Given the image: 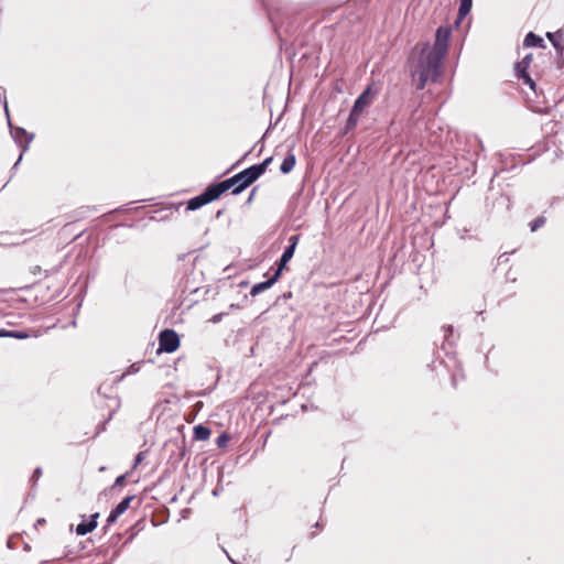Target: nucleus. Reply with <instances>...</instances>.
I'll return each mask as SVG.
<instances>
[{
  "label": "nucleus",
  "mask_w": 564,
  "mask_h": 564,
  "mask_svg": "<svg viewBox=\"0 0 564 564\" xmlns=\"http://www.w3.org/2000/svg\"><path fill=\"white\" fill-rule=\"evenodd\" d=\"M452 30L449 26H440L436 30L435 42L417 43L411 52L409 67L416 89H423L427 80L435 82L440 76L443 58L445 57Z\"/></svg>",
  "instance_id": "obj_1"
},
{
  "label": "nucleus",
  "mask_w": 564,
  "mask_h": 564,
  "mask_svg": "<svg viewBox=\"0 0 564 564\" xmlns=\"http://www.w3.org/2000/svg\"><path fill=\"white\" fill-rule=\"evenodd\" d=\"M259 176L250 166L234 175L232 177L218 183V186L221 189V193H225L226 191L232 188V194L238 195L245 188H247L249 185L256 182Z\"/></svg>",
  "instance_id": "obj_2"
},
{
  "label": "nucleus",
  "mask_w": 564,
  "mask_h": 564,
  "mask_svg": "<svg viewBox=\"0 0 564 564\" xmlns=\"http://www.w3.org/2000/svg\"><path fill=\"white\" fill-rule=\"evenodd\" d=\"M3 104H4L6 115L8 117V123L10 127L11 135L14 139V141L19 144V147L21 148L20 156H19L18 161L15 162V164L13 165V169H17V166L19 165V163L22 160L23 153L29 150V145L32 142L34 134L26 132L23 128L12 127L10 119H9V110H8L7 100H4Z\"/></svg>",
  "instance_id": "obj_3"
},
{
  "label": "nucleus",
  "mask_w": 564,
  "mask_h": 564,
  "mask_svg": "<svg viewBox=\"0 0 564 564\" xmlns=\"http://www.w3.org/2000/svg\"><path fill=\"white\" fill-rule=\"evenodd\" d=\"M221 189L218 184L208 186L205 192L196 197H193L187 203L188 210H196L202 206L217 199L221 195Z\"/></svg>",
  "instance_id": "obj_4"
},
{
  "label": "nucleus",
  "mask_w": 564,
  "mask_h": 564,
  "mask_svg": "<svg viewBox=\"0 0 564 564\" xmlns=\"http://www.w3.org/2000/svg\"><path fill=\"white\" fill-rule=\"evenodd\" d=\"M180 346V337L173 329H164L159 336V350L174 352Z\"/></svg>",
  "instance_id": "obj_5"
},
{
  "label": "nucleus",
  "mask_w": 564,
  "mask_h": 564,
  "mask_svg": "<svg viewBox=\"0 0 564 564\" xmlns=\"http://www.w3.org/2000/svg\"><path fill=\"white\" fill-rule=\"evenodd\" d=\"M531 61H532V55L531 54L525 55L519 63H517L516 73L519 78L523 79V83L525 85H528L531 89L534 90L535 83L527 73V69H528Z\"/></svg>",
  "instance_id": "obj_6"
},
{
  "label": "nucleus",
  "mask_w": 564,
  "mask_h": 564,
  "mask_svg": "<svg viewBox=\"0 0 564 564\" xmlns=\"http://www.w3.org/2000/svg\"><path fill=\"white\" fill-rule=\"evenodd\" d=\"M375 95L376 94L372 91L371 86H368L356 99L352 106V110H355V112L357 111L358 113L362 115L364 110L372 104Z\"/></svg>",
  "instance_id": "obj_7"
},
{
  "label": "nucleus",
  "mask_w": 564,
  "mask_h": 564,
  "mask_svg": "<svg viewBox=\"0 0 564 564\" xmlns=\"http://www.w3.org/2000/svg\"><path fill=\"white\" fill-rule=\"evenodd\" d=\"M281 269H276L274 274L267 281L254 284L250 290V295L256 296L265 290L270 289L280 278Z\"/></svg>",
  "instance_id": "obj_8"
},
{
  "label": "nucleus",
  "mask_w": 564,
  "mask_h": 564,
  "mask_svg": "<svg viewBox=\"0 0 564 564\" xmlns=\"http://www.w3.org/2000/svg\"><path fill=\"white\" fill-rule=\"evenodd\" d=\"M296 243H297V236H292L290 238V245L284 249V251L280 258L278 269H281V272L283 271L285 264L292 259Z\"/></svg>",
  "instance_id": "obj_9"
},
{
  "label": "nucleus",
  "mask_w": 564,
  "mask_h": 564,
  "mask_svg": "<svg viewBox=\"0 0 564 564\" xmlns=\"http://www.w3.org/2000/svg\"><path fill=\"white\" fill-rule=\"evenodd\" d=\"M132 499H133V497L130 496V497H126L123 500H121L108 516L107 522L108 523L115 522L123 512H126V510L129 508Z\"/></svg>",
  "instance_id": "obj_10"
},
{
  "label": "nucleus",
  "mask_w": 564,
  "mask_h": 564,
  "mask_svg": "<svg viewBox=\"0 0 564 564\" xmlns=\"http://www.w3.org/2000/svg\"><path fill=\"white\" fill-rule=\"evenodd\" d=\"M97 518L98 513H95L90 517L89 521H83L76 527V533L78 535H85L91 532L97 527Z\"/></svg>",
  "instance_id": "obj_11"
},
{
  "label": "nucleus",
  "mask_w": 564,
  "mask_h": 564,
  "mask_svg": "<svg viewBox=\"0 0 564 564\" xmlns=\"http://www.w3.org/2000/svg\"><path fill=\"white\" fill-rule=\"evenodd\" d=\"M295 155L293 153H290L285 156L283 162L281 163L280 170L283 174L290 173L294 166H295Z\"/></svg>",
  "instance_id": "obj_12"
},
{
  "label": "nucleus",
  "mask_w": 564,
  "mask_h": 564,
  "mask_svg": "<svg viewBox=\"0 0 564 564\" xmlns=\"http://www.w3.org/2000/svg\"><path fill=\"white\" fill-rule=\"evenodd\" d=\"M210 436V430L204 425H196L194 427V438L197 441H206Z\"/></svg>",
  "instance_id": "obj_13"
},
{
  "label": "nucleus",
  "mask_w": 564,
  "mask_h": 564,
  "mask_svg": "<svg viewBox=\"0 0 564 564\" xmlns=\"http://www.w3.org/2000/svg\"><path fill=\"white\" fill-rule=\"evenodd\" d=\"M524 45L525 46H542V43H543V39L535 35L533 32H530L527 34V36L524 37Z\"/></svg>",
  "instance_id": "obj_14"
},
{
  "label": "nucleus",
  "mask_w": 564,
  "mask_h": 564,
  "mask_svg": "<svg viewBox=\"0 0 564 564\" xmlns=\"http://www.w3.org/2000/svg\"><path fill=\"white\" fill-rule=\"evenodd\" d=\"M473 0H460L458 17L463 20L471 10Z\"/></svg>",
  "instance_id": "obj_15"
},
{
  "label": "nucleus",
  "mask_w": 564,
  "mask_h": 564,
  "mask_svg": "<svg viewBox=\"0 0 564 564\" xmlns=\"http://www.w3.org/2000/svg\"><path fill=\"white\" fill-rule=\"evenodd\" d=\"M271 162H272V158L270 156V158H267L262 163L252 165L251 169L260 177L267 171V169Z\"/></svg>",
  "instance_id": "obj_16"
},
{
  "label": "nucleus",
  "mask_w": 564,
  "mask_h": 564,
  "mask_svg": "<svg viewBox=\"0 0 564 564\" xmlns=\"http://www.w3.org/2000/svg\"><path fill=\"white\" fill-rule=\"evenodd\" d=\"M360 117H361L360 113H358L357 111L355 112V110L351 109L349 117L347 119V124H346L347 129L348 130L354 129L357 126Z\"/></svg>",
  "instance_id": "obj_17"
},
{
  "label": "nucleus",
  "mask_w": 564,
  "mask_h": 564,
  "mask_svg": "<svg viewBox=\"0 0 564 564\" xmlns=\"http://www.w3.org/2000/svg\"><path fill=\"white\" fill-rule=\"evenodd\" d=\"M41 476H42V468L36 467L32 474L31 479H30L32 487H35L36 481L40 479Z\"/></svg>",
  "instance_id": "obj_18"
},
{
  "label": "nucleus",
  "mask_w": 564,
  "mask_h": 564,
  "mask_svg": "<svg viewBox=\"0 0 564 564\" xmlns=\"http://www.w3.org/2000/svg\"><path fill=\"white\" fill-rule=\"evenodd\" d=\"M545 223V219L543 217H539L536 218L535 220H533L530 226H531V231H535L538 230L540 227H542Z\"/></svg>",
  "instance_id": "obj_19"
},
{
  "label": "nucleus",
  "mask_w": 564,
  "mask_h": 564,
  "mask_svg": "<svg viewBox=\"0 0 564 564\" xmlns=\"http://www.w3.org/2000/svg\"><path fill=\"white\" fill-rule=\"evenodd\" d=\"M140 370V364H132L126 372L122 373L121 378H123L127 375H133L137 373Z\"/></svg>",
  "instance_id": "obj_20"
},
{
  "label": "nucleus",
  "mask_w": 564,
  "mask_h": 564,
  "mask_svg": "<svg viewBox=\"0 0 564 564\" xmlns=\"http://www.w3.org/2000/svg\"><path fill=\"white\" fill-rule=\"evenodd\" d=\"M229 438L226 434H221L218 436L217 441H216V444L219 446V447H224L227 445Z\"/></svg>",
  "instance_id": "obj_21"
},
{
  "label": "nucleus",
  "mask_w": 564,
  "mask_h": 564,
  "mask_svg": "<svg viewBox=\"0 0 564 564\" xmlns=\"http://www.w3.org/2000/svg\"><path fill=\"white\" fill-rule=\"evenodd\" d=\"M11 337L17 339H25L29 337V335L25 332L12 330Z\"/></svg>",
  "instance_id": "obj_22"
},
{
  "label": "nucleus",
  "mask_w": 564,
  "mask_h": 564,
  "mask_svg": "<svg viewBox=\"0 0 564 564\" xmlns=\"http://www.w3.org/2000/svg\"><path fill=\"white\" fill-rule=\"evenodd\" d=\"M12 330L0 329V337H11Z\"/></svg>",
  "instance_id": "obj_23"
},
{
  "label": "nucleus",
  "mask_w": 564,
  "mask_h": 564,
  "mask_svg": "<svg viewBox=\"0 0 564 564\" xmlns=\"http://www.w3.org/2000/svg\"><path fill=\"white\" fill-rule=\"evenodd\" d=\"M143 459V453H139L137 456H135V459H134V466H137L138 464H140Z\"/></svg>",
  "instance_id": "obj_24"
},
{
  "label": "nucleus",
  "mask_w": 564,
  "mask_h": 564,
  "mask_svg": "<svg viewBox=\"0 0 564 564\" xmlns=\"http://www.w3.org/2000/svg\"><path fill=\"white\" fill-rule=\"evenodd\" d=\"M124 479H126V476L121 475V476L117 477L115 484L118 485V486H121L123 484Z\"/></svg>",
  "instance_id": "obj_25"
},
{
  "label": "nucleus",
  "mask_w": 564,
  "mask_h": 564,
  "mask_svg": "<svg viewBox=\"0 0 564 564\" xmlns=\"http://www.w3.org/2000/svg\"><path fill=\"white\" fill-rule=\"evenodd\" d=\"M220 319H221V314H217V315H214V316L210 318V322H213V323H218Z\"/></svg>",
  "instance_id": "obj_26"
},
{
  "label": "nucleus",
  "mask_w": 564,
  "mask_h": 564,
  "mask_svg": "<svg viewBox=\"0 0 564 564\" xmlns=\"http://www.w3.org/2000/svg\"><path fill=\"white\" fill-rule=\"evenodd\" d=\"M44 522H45V520H44V519H39V520L36 521L35 525L43 524Z\"/></svg>",
  "instance_id": "obj_27"
},
{
  "label": "nucleus",
  "mask_w": 564,
  "mask_h": 564,
  "mask_svg": "<svg viewBox=\"0 0 564 564\" xmlns=\"http://www.w3.org/2000/svg\"><path fill=\"white\" fill-rule=\"evenodd\" d=\"M253 193H254V189L251 192V194L249 196V200L253 199Z\"/></svg>",
  "instance_id": "obj_28"
},
{
  "label": "nucleus",
  "mask_w": 564,
  "mask_h": 564,
  "mask_svg": "<svg viewBox=\"0 0 564 564\" xmlns=\"http://www.w3.org/2000/svg\"><path fill=\"white\" fill-rule=\"evenodd\" d=\"M446 330H448V332H451V333H452V332H453V327H452V326H448V327L446 328Z\"/></svg>",
  "instance_id": "obj_29"
}]
</instances>
